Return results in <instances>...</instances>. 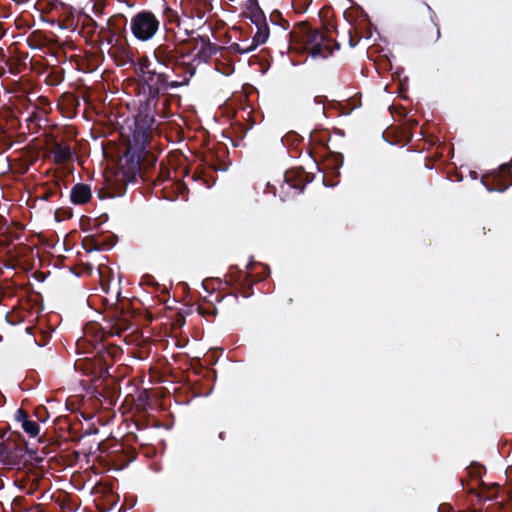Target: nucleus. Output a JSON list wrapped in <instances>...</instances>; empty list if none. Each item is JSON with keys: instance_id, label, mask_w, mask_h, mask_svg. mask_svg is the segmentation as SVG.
<instances>
[{"instance_id": "obj_14", "label": "nucleus", "mask_w": 512, "mask_h": 512, "mask_svg": "<svg viewBox=\"0 0 512 512\" xmlns=\"http://www.w3.org/2000/svg\"><path fill=\"white\" fill-rule=\"evenodd\" d=\"M229 50L234 52V53L241 54V55L248 54V53L251 52V49H249V48H242L239 43H232L229 46Z\"/></svg>"}, {"instance_id": "obj_4", "label": "nucleus", "mask_w": 512, "mask_h": 512, "mask_svg": "<svg viewBox=\"0 0 512 512\" xmlns=\"http://www.w3.org/2000/svg\"><path fill=\"white\" fill-rule=\"evenodd\" d=\"M191 37V41H195L194 49H198L195 55V60L199 62H208L209 59L220 51V47L212 43L208 36L197 35L193 36L194 32L187 33Z\"/></svg>"}, {"instance_id": "obj_5", "label": "nucleus", "mask_w": 512, "mask_h": 512, "mask_svg": "<svg viewBox=\"0 0 512 512\" xmlns=\"http://www.w3.org/2000/svg\"><path fill=\"white\" fill-rule=\"evenodd\" d=\"M155 64L151 62V70L169 73L168 63L174 59L173 50L160 45L154 51Z\"/></svg>"}, {"instance_id": "obj_17", "label": "nucleus", "mask_w": 512, "mask_h": 512, "mask_svg": "<svg viewBox=\"0 0 512 512\" xmlns=\"http://www.w3.org/2000/svg\"><path fill=\"white\" fill-rule=\"evenodd\" d=\"M314 102L319 106V109H321L323 111L324 107L322 105V102L321 101L317 102L316 98L314 99Z\"/></svg>"}, {"instance_id": "obj_9", "label": "nucleus", "mask_w": 512, "mask_h": 512, "mask_svg": "<svg viewBox=\"0 0 512 512\" xmlns=\"http://www.w3.org/2000/svg\"><path fill=\"white\" fill-rule=\"evenodd\" d=\"M54 162L64 164L73 158V150L68 144L55 143L51 149Z\"/></svg>"}, {"instance_id": "obj_16", "label": "nucleus", "mask_w": 512, "mask_h": 512, "mask_svg": "<svg viewBox=\"0 0 512 512\" xmlns=\"http://www.w3.org/2000/svg\"><path fill=\"white\" fill-rule=\"evenodd\" d=\"M239 44L241 45L242 48L251 49V52L255 51V48L253 47V43L248 38L241 40V42Z\"/></svg>"}, {"instance_id": "obj_18", "label": "nucleus", "mask_w": 512, "mask_h": 512, "mask_svg": "<svg viewBox=\"0 0 512 512\" xmlns=\"http://www.w3.org/2000/svg\"><path fill=\"white\" fill-rule=\"evenodd\" d=\"M223 434H224L223 432H221V433L219 434V437H220L221 439H223Z\"/></svg>"}, {"instance_id": "obj_8", "label": "nucleus", "mask_w": 512, "mask_h": 512, "mask_svg": "<svg viewBox=\"0 0 512 512\" xmlns=\"http://www.w3.org/2000/svg\"><path fill=\"white\" fill-rule=\"evenodd\" d=\"M308 51L309 56L312 57L313 59H325L332 55L333 53V50L330 47V40L325 35L322 36V41L315 43L312 47L308 49Z\"/></svg>"}, {"instance_id": "obj_12", "label": "nucleus", "mask_w": 512, "mask_h": 512, "mask_svg": "<svg viewBox=\"0 0 512 512\" xmlns=\"http://www.w3.org/2000/svg\"><path fill=\"white\" fill-rule=\"evenodd\" d=\"M21 428L30 437H36L39 434V430H40L38 423L31 419H25Z\"/></svg>"}, {"instance_id": "obj_11", "label": "nucleus", "mask_w": 512, "mask_h": 512, "mask_svg": "<svg viewBox=\"0 0 512 512\" xmlns=\"http://www.w3.org/2000/svg\"><path fill=\"white\" fill-rule=\"evenodd\" d=\"M322 34L318 30L315 29H309L306 31L304 35V42L306 45V49L308 50L310 47H312L315 43L322 41Z\"/></svg>"}, {"instance_id": "obj_1", "label": "nucleus", "mask_w": 512, "mask_h": 512, "mask_svg": "<svg viewBox=\"0 0 512 512\" xmlns=\"http://www.w3.org/2000/svg\"><path fill=\"white\" fill-rule=\"evenodd\" d=\"M140 81L143 87L144 98L139 99L138 112L134 117L141 125H154L156 106L160 93L169 88H177L182 83L170 81V74L151 70V62H148L140 70ZM187 81L183 82L186 84Z\"/></svg>"}, {"instance_id": "obj_3", "label": "nucleus", "mask_w": 512, "mask_h": 512, "mask_svg": "<svg viewBox=\"0 0 512 512\" xmlns=\"http://www.w3.org/2000/svg\"><path fill=\"white\" fill-rule=\"evenodd\" d=\"M160 21L154 13L142 10L135 14L130 21L133 36L139 41L152 39L159 30Z\"/></svg>"}, {"instance_id": "obj_6", "label": "nucleus", "mask_w": 512, "mask_h": 512, "mask_svg": "<svg viewBox=\"0 0 512 512\" xmlns=\"http://www.w3.org/2000/svg\"><path fill=\"white\" fill-rule=\"evenodd\" d=\"M253 23L257 27V32L253 36L251 42L253 43V47L256 50L259 46L267 42L270 32L263 14L256 15Z\"/></svg>"}, {"instance_id": "obj_2", "label": "nucleus", "mask_w": 512, "mask_h": 512, "mask_svg": "<svg viewBox=\"0 0 512 512\" xmlns=\"http://www.w3.org/2000/svg\"><path fill=\"white\" fill-rule=\"evenodd\" d=\"M153 125H141L137 120L129 126V139L126 152L120 158V168L126 181H132L140 173L141 160L151 139Z\"/></svg>"}, {"instance_id": "obj_13", "label": "nucleus", "mask_w": 512, "mask_h": 512, "mask_svg": "<svg viewBox=\"0 0 512 512\" xmlns=\"http://www.w3.org/2000/svg\"><path fill=\"white\" fill-rule=\"evenodd\" d=\"M284 184L288 189H294L297 194L302 193L305 187L304 185L293 182L287 173L284 175Z\"/></svg>"}, {"instance_id": "obj_7", "label": "nucleus", "mask_w": 512, "mask_h": 512, "mask_svg": "<svg viewBox=\"0 0 512 512\" xmlns=\"http://www.w3.org/2000/svg\"><path fill=\"white\" fill-rule=\"evenodd\" d=\"M91 198V188L88 184L78 183L74 185L70 192L71 202L75 205L87 203Z\"/></svg>"}, {"instance_id": "obj_15", "label": "nucleus", "mask_w": 512, "mask_h": 512, "mask_svg": "<svg viewBox=\"0 0 512 512\" xmlns=\"http://www.w3.org/2000/svg\"><path fill=\"white\" fill-rule=\"evenodd\" d=\"M25 419H30L29 415L22 409H18L16 412V420L23 425Z\"/></svg>"}, {"instance_id": "obj_10", "label": "nucleus", "mask_w": 512, "mask_h": 512, "mask_svg": "<svg viewBox=\"0 0 512 512\" xmlns=\"http://www.w3.org/2000/svg\"><path fill=\"white\" fill-rule=\"evenodd\" d=\"M499 170H500V177L503 178L504 180H506L507 178H509V182L507 184H505L503 187L501 188H490L484 180H481V184L485 186V188L487 189V191L491 192V191H500V192H503L505 191L510 185H512V163H506V164H503L499 167Z\"/></svg>"}]
</instances>
